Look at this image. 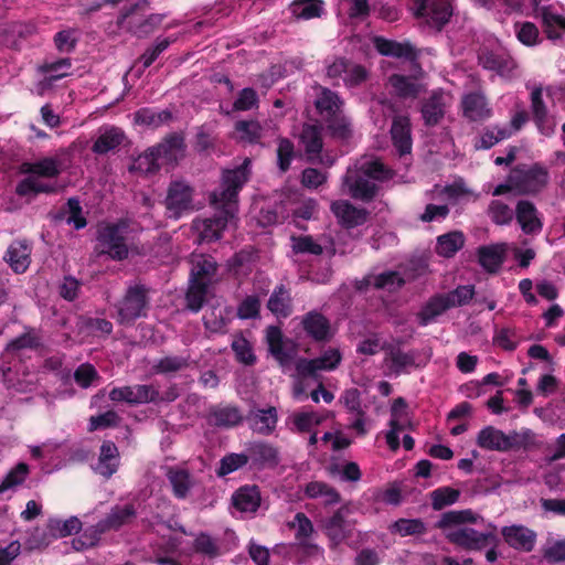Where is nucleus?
I'll list each match as a JSON object with an SVG mask.
<instances>
[{"label":"nucleus","mask_w":565,"mask_h":565,"mask_svg":"<svg viewBox=\"0 0 565 565\" xmlns=\"http://www.w3.org/2000/svg\"><path fill=\"white\" fill-rule=\"evenodd\" d=\"M249 164L250 160L245 159L241 167L224 171L221 190L211 195V203L220 212V216L193 222V230L198 233L200 242L216 241L225 231L236 227V198L239 189L248 179Z\"/></svg>","instance_id":"nucleus-1"},{"label":"nucleus","mask_w":565,"mask_h":565,"mask_svg":"<svg viewBox=\"0 0 565 565\" xmlns=\"http://www.w3.org/2000/svg\"><path fill=\"white\" fill-rule=\"evenodd\" d=\"M370 40L380 54L408 61L413 65V73L409 76L402 74L390 76L388 84L396 95L402 98H416L426 89L424 72L416 63L418 52L409 42H397L382 36H373Z\"/></svg>","instance_id":"nucleus-2"},{"label":"nucleus","mask_w":565,"mask_h":565,"mask_svg":"<svg viewBox=\"0 0 565 565\" xmlns=\"http://www.w3.org/2000/svg\"><path fill=\"white\" fill-rule=\"evenodd\" d=\"M392 178V172L372 157L359 159L348 171L342 180V193L354 199L369 201L376 193L375 181H384Z\"/></svg>","instance_id":"nucleus-3"},{"label":"nucleus","mask_w":565,"mask_h":565,"mask_svg":"<svg viewBox=\"0 0 565 565\" xmlns=\"http://www.w3.org/2000/svg\"><path fill=\"white\" fill-rule=\"evenodd\" d=\"M476 521L477 515L471 510L449 511L441 515L437 527L454 544L468 550H480L489 544L491 536L479 533L467 525Z\"/></svg>","instance_id":"nucleus-4"},{"label":"nucleus","mask_w":565,"mask_h":565,"mask_svg":"<svg viewBox=\"0 0 565 565\" xmlns=\"http://www.w3.org/2000/svg\"><path fill=\"white\" fill-rule=\"evenodd\" d=\"M20 172L29 174L17 186L19 195H35L55 191V184L44 179H53L61 172L60 162L55 158H43L36 162H23Z\"/></svg>","instance_id":"nucleus-5"},{"label":"nucleus","mask_w":565,"mask_h":565,"mask_svg":"<svg viewBox=\"0 0 565 565\" xmlns=\"http://www.w3.org/2000/svg\"><path fill=\"white\" fill-rule=\"evenodd\" d=\"M183 138L171 136L157 147H152L138 156L131 166L130 172L149 174L156 172L160 167V160L167 162L177 161L183 154Z\"/></svg>","instance_id":"nucleus-6"},{"label":"nucleus","mask_w":565,"mask_h":565,"mask_svg":"<svg viewBox=\"0 0 565 565\" xmlns=\"http://www.w3.org/2000/svg\"><path fill=\"white\" fill-rule=\"evenodd\" d=\"M547 182L548 172L540 164L515 168L511 171L505 183L495 186L493 195H502L511 191H515L519 194L536 193L541 191Z\"/></svg>","instance_id":"nucleus-7"},{"label":"nucleus","mask_w":565,"mask_h":565,"mask_svg":"<svg viewBox=\"0 0 565 565\" xmlns=\"http://www.w3.org/2000/svg\"><path fill=\"white\" fill-rule=\"evenodd\" d=\"M414 15L429 28L440 30L452 15L450 0H411Z\"/></svg>","instance_id":"nucleus-8"},{"label":"nucleus","mask_w":565,"mask_h":565,"mask_svg":"<svg viewBox=\"0 0 565 565\" xmlns=\"http://www.w3.org/2000/svg\"><path fill=\"white\" fill-rule=\"evenodd\" d=\"M127 241L126 224L105 225L98 232L97 249L100 254L121 260L128 255Z\"/></svg>","instance_id":"nucleus-9"},{"label":"nucleus","mask_w":565,"mask_h":565,"mask_svg":"<svg viewBox=\"0 0 565 565\" xmlns=\"http://www.w3.org/2000/svg\"><path fill=\"white\" fill-rule=\"evenodd\" d=\"M413 428L412 415L403 397L395 398L390 409L388 430L385 440L388 448L396 451L399 448V434Z\"/></svg>","instance_id":"nucleus-10"},{"label":"nucleus","mask_w":565,"mask_h":565,"mask_svg":"<svg viewBox=\"0 0 565 565\" xmlns=\"http://www.w3.org/2000/svg\"><path fill=\"white\" fill-rule=\"evenodd\" d=\"M266 342L270 354L285 371L289 370L292 364L296 365L298 347L292 340L285 338L279 328H267Z\"/></svg>","instance_id":"nucleus-11"},{"label":"nucleus","mask_w":565,"mask_h":565,"mask_svg":"<svg viewBox=\"0 0 565 565\" xmlns=\"http://www.w3.org/2000/svg\"><path fill=\"white\" fill-rule=\"evenodd\" d=\"M147 308V289L140 285L131 286L119 303L118 320L122 324L132 323L136 319L146 316Z\"/></svg>","instance_id":"nucleus-12"},{"label":"nucleus","mask_w":565,"mask_h":565,"mask_svg":"<svg viewBox=\"0 0 565 565\" xmlns=\"http://www.w3.org/2000/svg\"><path fill=\"white\" fill-rule=\"evenodd\" d=\"M350 512L348 507H341L323 522V531L332 546L347 542L353 535L355 521L350 519Z\"/></svg>","instance_id":"nucleus-13"},{"label":"nucleus","mask_w":565,"mask_h":565,"mask_svg":"<svg viewBox=\"0 0 565 565\" xmlns=\"http://www.w3.org/2000/svg\"><path fill=\"white\" fill-rule=\"evenodd\" d=\"M367 70L345 58H335L327 66V75L330 78H342L347 86H356L367 78Z\"/></svg>","instance_id":"nucleus-14"},{"label":"nucleus","mask_w":565,"mask_h":565,"mask_svg":"<svg viewBox=\"0 0 565 565\" xmlns=\"http://www.w3.org/2000/svg\"><path fill=\"white\" fill-rule=\"evenodd\" d=\"M342 360V355L338 349L330 348L320 356L307 360L298 359L296 362V371L299 376H313L319 371H332L338 367Z\"/></svg>","instance_id":"nucleus-15"},{"label":"nucleus","mask_w":565,"mask_h":565,"mask_svg":"<svg viewBox=\"0 0 565 565\" xmlns=\"http://www.w3.org/2000/svg\"><path fill=\"white\" fill-rule=\"evenodd\" d=\"M166 207L169 216L173 218L193 210L191 188L183 182H173L168 191Z\"/></svg>","instance_id":"nucleus-16"},{"label":"nucleus","mask_w":565,"mask_h":565,"mask_svg":"<svg viewBox=\"0 0 565 565\" xmlns=\"http://www.w3.org/2000/svg\"><path fill=\"white\" fill-rule=\"evenodd\" d=\"M477 445L487 450L507 451L519 445L518 434L505 435L493 426H487L479 431Z\"/></svg>","instance_id":"nucleus-17"},{"label":"nucleus","mask_w":565,"mask_h":565,"mask_svg":"<svg viewBox=\"0 0 565 565\" xmlns=\"http://www.w3.org/2000/svg\"><path fill=\"white\" fill-rule=\"evenodd\" d=\"M159 393L152 385H132L115 387L109 392L113 402L143 404L154 401Z\"/></svg>","instance_id":"nucleus-18"},{"label":"nucleus","mask_w":565,"mask_h":565,"mask_svg":"<svg viewBox=\"0 0 565 565\" xmlns=\"http://www.w3.org/2000/svg\"><path fill=\"white\" fill-rule=\"evenodd\" d=\"M479 63L483 68L494 71L502 77L513 76V72L516 68L513 58L499 49H483L479 54Z\"/></svg>","instance_id":"nucleus-19"},{"label":"nucleus","mask_w":565,"mask_h":565,"mask_svg":"<svg viewBox=\"0 0 565 565\" xmlns=\"http://www.w3.org/2000/svg\"><path fill=\"white\" fill-rule=\"evenodd\" d=\"M450 96L444 92H434L423 104L422 115L427 126H435L440 121L450 104Z\"/></svg>","instance_id":"nucleus-20"},{"label":"nucleus","mask_w":565,"mask_h":565,"mask_svg":"<svg viewBox=\"0 0 565 565\" xmlns=\"http://www.w3.org/2000/svg\"><path fill=\"white\" fill-rule=\"evenodd\" d=\"M125 132L115 126H104L97 131L96 140L92 147L93 152L97 154L107 153L125 141Z\"/></svg>","instance_id":"nucleus-21"},{"label":"nucleus","mask_w":565,"mask_h":565,"mask_svg":"<svg viewBox=\"0 0 565 565\" xmlns=\"http://www.w3.org/2000/svg\"><path fill=\"white\" fill-rule=\"evenodd\" d=\"M516 221L525 234H537L543 227L540 214L530 201L522 200L515 210Z\"/></svg>","instance_id":"nucleus-22"},{"label":"nucleus","mask_w":565,"mask_h":565,"mask_svg":"<svg viewBox=\"0 0 565 565\" xmlns=\"http://www.w3.org/2000/svg\"><path fill=\"white\" fill-rule=\"evenodd\" d=\"M315 90L316 108L326 120H329L341 113L343 103L337 93L321 86L315 87Z\"/></svg>","instance_id":"nucleus-23"},{"label":"nucleus","mask_w":565,"mask_h":565,"mask_svg":"<svg viewBox=\"0 0 565 565\" xmlns=\"http://www.w3.org/2000/svg\"><path fill=\"white\" fill-rule=\"evenodd\" d=\"M331 211L338 221L347 226L354 227L366 221L367 213L363 209H358L344 200L334 201L331 204Z\"/></svg>","instance_id":"nucleus-24"},{"label":"nucleus","mask_w":565,"mask_h":565,"mask_svg":"<svg viewBox=\"0 0 565 565\" xmlns=\"http://www.w3.org/2000/svg\"><path fill=\"white\" fill-rule=\"evenodd\" d=\"M391 136L393 145L401 156L409 154L412 150L411 121L407 116H396L393 119Z\"/></svg>","instance_id":"nucleus-25"},{"label":"nucleus","mask_w":565,"mask_h":565,"mask_svg":"<svg viewBox=\"0 0 565 565\" xmlns=\"http://www.w3.org/2000/svg\"><path fill=\"white\" fill-rule=\"evenodd\" d=\"M404 284V279L396 271H386L379 275H367L360 281L359 290H369L371 287L374 289H382L386 291H394Z\"/></svg>","instance_id":"nucleus-26"},{"label":"nucleus","mask_w":565,"mask_h":565,"mask_svg":"<svg viewBox=\"0 0 565 565\" xmlns=\"http://www.w3.org/2000/svg\"><path fill=\"white\" fill-rule=\"evenodd\" d=\"M462 113L469 120H484L490 117L491 108L482 94L472 93L462 97Z\"/></svg>","instance_id":"nucleus-27"},{"label":"nucleus","mask_w":565,"mask_h":565,"mask_svg":"<svg viewBox=\"0 0 565 565\" xmlns=\"http://www.w3.org/2000/svg\"><path fill=\"white\" fill-rule=\"evenodd\" d=\"M510 250L507 243H498L479 248V263L489 273H495L502 265L504 256Z\"/></svg>","instance_id":"nucleus-28"},{"label":"nucleus","mask_w":565,"mask_h":565,"mask_svg":"<svg viewBox=\"0 0 565 565\" xmlns=\"http://www.w3.org/2000/svg\"><path fill=\"white\" fill-rule=\"evenodd\" d=\"M301 323L307 334L317 341H326L332 337L329 321L319 312H308Z\"/></svg>","instance_id":"nucleus-29"},{"label":"nucleus","mask_w":565,"mask_h":565,"mask_svg":"<svg viewBox=\"0 0 565 565\" xmlns=\"http://www.w3.org/2000/svg\"><path fill=\"white\" fill-rule=\"evenodd\" d=\"M119 466V452L116 445L113 441H105L100 447L98 462L94 467V470L109 478L113 476Z\"/></svg>","instance_id":"nucleus-30"},{"label":"nucleus","mask_w":565,"mask_h":565,"mask_svg":"<svg viewBox=\"0 0 565 565\" xmlns=\"http://www.w3.org/2000/svg\"><path fill=\"white\" fill-rule=\"evenodd\" d=\"M502 535L510 546L526 552L533 548L535 542L534 532L522 525L505 526Z\"/></svg>","instance_id":"nucleus-31"},{"label":"nucleus","mask_w":565,"mask_h":565,"mask_svg":"<svg viewBox=\"0 0 565 565\" xmlns=\"http://www.w3.org/2000/svg\"><path fill=\"white\" fill-rule=\"evenodd\" d=\"M248 420L254 431L268 435L276 427L277 411L275 407L253 409L248 415Z\"/></svg>","instance_id":"nucleus-32"},{"label":"nucleus","mask_w":565,"mask_h":565,"mask_svg":"<svg viewBox=\"0 0 565 565\" xmlns=\"http://www.w3.org/2000/svg\"><path fill=\"white\" fill-rule=\"evenodd\" d=\"M384 363L391 373L399 374L415 365V353L404 352L399 348L387 347Z\"/></svg>","instance_id":"nucleus-33"},{"label":"nucleus","mask_w":565,"mask_h":565,"mask_svg":"<svg viewBox=\"0 0 565 565\" xmlns=\"http://www.w3.org/2000/svg\"><path fill=\"white\" fill-rule=\"evenodd\" d=\"M36 32L32 22H7L0 21V41L4 44H14L18 38H26Z\"/></svg>","instance_id":"nucleus-34"},{"label":"nucleus","mask_w":565,"mask_h":565,"mask_svg":"<svg viewBox=\"0 0 565 565\" xmlns=\"http://www.w3.org/2000/svg\"><path fill=\"white\" fill-rule=\"evenodd\" d=\"M291 527L296 530V539L298 544L306 548L309 554L320 552V548L317 545L310 543V536L313 532V526L311 521L303 513L296 514L291 523Z\"/></svg>","instance_id":"nucleus-35"},{"label":"nucleus","mask_w":565,"mask_h":565,"mask_svg":"<svg viewBox=\"0 0 565 565\" xmlns=\"http://www.w3.org/2000/svg\"><path fill=\"white\" fill-rule=\"evenodd\" d=\"M259 504L260 495L256 487H243L233 495V505L242 513H254Z\"/></svg>","instance_id":"nucleus-36"},{"label":"nucleus","mask_w":565,"mask_h":565,"mask_svg":"<svg viewBox=\"0 0 565 565\" xmlns=\"http://www.w3.org/2000/svg\"><path fill=\"white\" fill-rule=\"evenodd\" d=\"M30 253L26 243L15 242L9 246L6 260L15 273H24L30 265Z\"/></svg>","instance_id":"nucleus-37"},{"label":"nucleus","mask_w":565,"mask_h":565,"mask_svg":"<svg viewBox=\"0 0 565 565\" xmlns=\"http://www.w3.org/2000/svg\"><path fill=\"white\" fill-rule=\"evenodd\" d=\"M191 279L210 282L215 273L216 264L212 257L205 255H192Z\"/></svg>","instance_id":"nucleus-38"},{"label":"nucleus","mask_w":565,"mask_h":565,"mask_svg":"<svg viewBox=\"0 0 565 565\" xmlns=\"http://www.w3.org/2000/svg\"><path fill=\"white\" fill-rule=\"evenodd\" d=\"M450 309L444 294L431 297L418 313V320L422 326H427L435 319Z\"/></svg>","instance_id":"nucleus-39"},{"label":"nucleus","mask_w":565,"mask_h":565,"mask_svg":"<svg viewBox=\"0 0 565 565\" xmlns=\"http://www.w3.org/2000/svg\"><path fill=\"white\" fill-rule=\"evenodd\" d=\"M288 211L291 212L294 222L299 225V221L315 218L318 213V203L313 199L303 198L289 202Z\"/></svg>","instance_id":"nucleus-40"},{"label":"nucleus","mask_w":565,"mask_h":565,"mask_svg":"<svg viewBox=\"0 0 565 565\" xmlns=\"http://www.w3.org/2000/svg\"><path fill=\"white\" fill-rule=\"evenodd\" d=\"M290 12L297 19L319 18L323 13V2L321 0H295L290 4Z\"/></svg>","instance_id":"nucleus-41"},{"label":"nucleus","mask_w":565,"mask_h":565,"mask_svg":"<svg viewBox=\"0 0 565 565\" xmlns=\"http://www.w3.org/2000/svg\"><path fill=\"white\" fill-rule=\"evenodd\" d=\"M268 309L276 316L286 318L291 312V298L289 291L284 287H277L271 294Z\"/></svg>","instance_id":"nucleus-42"},{"label":"nucleus","mask_w":565,"mask_h":565,"mask_svg":"<svg viewBox=\"0 0 565 565\" xmlns=\"http://www.w3.org/2000/svg\"><path fill=\"white\" fill-rule=\"evenodd\" d=\"M30 473L29 466L24 462H19L10 469L0 482V494L14 491L21 486Z\"/></svg>","instance_id":"nucleus-43"},{"label":"nucleus","mask_w":565,"mask_h":565,"mask_svg":"<svg viewBox=\"0 0 565 565\" xmlns=\"http://www.w3.org/2000/svg\"><path fill=\"white\" fill-rule=\"evenodd\" d=\"M463 243L462 233L450 232L438 237L436 252L444 257H451L463 246Z\"/></svg>","instance_id":"nucleus-44"},{"label":"nucleus","mask_w":565,"mask_h":565,"mask_svg":"<svg viewBox=\"0 0 565 565\" xmlns=\"http://www.w3.org/2000/svg\"><path fill=\"white\" fill-rule=\"evenodd\" d=\"M328 413L320 414L317 412H297L290 417L291 423L297 431L306 433L311 431L313 427L323 422Z\"/></svg>","instance_id":"nucleus-45"},{"label":"nucleus","mask_w":565,"mask_h":565,"mask_svg":"<svg viewBox=\"0 0 565 565\" xmlns=\"http://www.w3.org/2000/svg\"><path fill=\"white\" fill-rule=\"evenodd\" d=\"M168 478L174 495L179 499H184L194 484L191 476L181 469L170 470Z\"/></svg>","instance_id":"nucleus-46"},{"label":"nucleus","mask_w":565,"mask_h":565,"mask_svg":"<svg viewBox=\"0 0 565 565\" xmlns=\"http://www.w3.org/2000/svg\"><path fill=\"white\" fill-rule=\"evenodd\" d=\"M39 343V335L34 331H29L8 344L7 354L13 359L20 358L23 350H34Z\"/></svg>","instance_id":"nucleus-47"},{"label":"nucleus","mask_w":565,"mask_h":565,"mask_svg":"<svg viewBox=\"0 0 565 565\" xmlns=\"http://www.w3.org/2000/svg\"><path fill=\"white\" fill-rule=\"evenodd\" d=\"M306 494L309 498H320L324 504H333L339 501V493L328 484L319 481L306 486Z\"/></svg>","instance_id":"nucleus-48"},{"label":"nucleus","mask_w":565,"mask_h":565,"mask_svg":"<svg viewBox=\"0 0 565 565\" xmlns=\"http://www.w3.org/2000/svg\"><path fill=\"white\" fill-rule=\"evenodd\" d=\"M391 533L401 536L417 535L426 532L425 524L418 519H399L388 527Z\"/></svg>","instance_id":"nucleus-49"},{"label":"nucleus","mask_w":565,"mask_h":565,"mask_svg":"<svg viewBox=\"0 0 565 565\" xmlns=\"http://www.w3.org/2000/svg\"><path fill=\"white\" fill-rule=\"evenodd\" d=\"M81 526V521L75 516L67 520L51 519L47 524L51 534L61 537L77 533Z\"/></svg>","instance_id":"nucleus-50"},{"label":"nucleus","mask_w":565,"mask_h":565,"mask_svg":"<svg viewBox=\"0 0 565 565\" xmlns=\"http://www.w3.org/2000/svg\"><path fill=\"white\" fill-rule=\"evenodd\" d=\"M71 60L70 58H61L51 63H44L39 66V71L49 75L50 79L56 82L63 77L72 75L71 72Z\"/></svg>","instance_id":"nucleus-51"},{"label":"nucleus","mask_w":565,"mask_h":565,"mask_svg":"<svg viewBox=\"0 0 565 565\" xmlns=\"http://www.w3.org/2000/svg\"><path fill=\"white\" fill-rule=\"evenodd\" d=\"M190 287L186 294L188 307L193 311H199L202 308L203 301L207 294L206 281H198L190 279Z\"/></svg>","instance_id":"nucleus-52"},{"label":"nucleus","mask_w":565,"mask_h":565,"mask_svg":"<svg viewBox=\"0 0 565 565\" xmlns=\"http://www.w3.org/2000/svg\"><path fill=\"white\" fill-rule=\"evenodd\" d=\"M300 141L308 154H317L322 148L320 130L313 125H307L302 128Z\"/></svg>","instance_id":"nucleus-53"},{"label":"nucleus","mask_w":565,"mask_h":565,"mask_svg":"<svg viewBox=\"0 0 565 565\" xmlns=\"http://www.w3.org/2000/svg\"><path fill=\"white\" fill-rule=\"evenodd\" d=\"M512 131L505 127H492L477 140L475 147L477 149H489L501 140L509 138Z\"/></svg>","instance_id":"nucleus-54"},{"label":"nucleus","mask_w":565,"mask_h":565,"mask_svg":"<svg viewBox=\"0 0 565 565\" xmlns=\"http://www.w3.org/2000/svg\"><path fill=\"white\" fill-rule=\"evenodd\" d=\"M459 495L460 492L450 487L438 488L430 493L431 505L435 510H441L447 505L456 503Z\"/></svg>","instance_id":"nucleus-55"},{"label":"nucleus","mask_w":565,"mask_h":565,"mask_svg":"<svg viewBox=\"0 0 565 565\" xmlns=\"http://www.w3.org/2000/svg\"><path fill=\"white\" fill-rule=\"evenodd\" d=\"M170 118L168 111H156L150 108H142L135 114V122L143 126L157 127Z\"/></svg>","instance_id":"nucleus-56"},{"label":"nucleus","mask_w":565,"mask_h":565,"mask_svg":"<svg viewBox=\"0 0 565 565\" xmlns=\"http://www.w3.org/2000/svg\"><path fill=\"white\" fill-rule=\"evenodd\" d=\"M252 455L255 461L262 466H276L278 463L277 450L266 444H258L252 448Z\"/></svg>","instance_id":"nucleus-57"},{"label":"nucleus","mask_w":565,"mask_h":565,"mask_svg":"<svg viewBox=\"0 0 565 565\" xmlns=\"http://www.w3.org/2000/svg\"><path fill=\"white\" fill-rule=\"evenodd\" d=\"M236 136L245 142H254L260 138L262 127L257 121H238L235 126Z\"/></svg>","instance_id":"nucleus-58"},{"label":"nucleus","mask_w":565,"mask_h":565,"mask_svg":"<svg viewBox=\"0 0 565 565\" xmlns=\"http://www.w3.org/2000/svg\"><path fill=\"white\" fill-rule=\"evenodd\" d=\"M224 308H213L206 311L203 319L206 330L212 333L223 332L226 327V319L224 317Z\"/></svg>","instance_id":"nucleus-59"},{"label":"nucleus","mask_w":565,"mask_h":565,"mask_svg":"<svg viewBox=\"0 0 565 565\" xmlns=\"http://www.w3.org/2000/svg\"><path fill=\"white\" fill-rule=\"evenodd\" d=\"M327 121H328V128L334 137H337L339 139H348L351 137V135H352L351 122L341 113Z\"/></svg>","instance_id":"nucleus-60"},{"label":"nucleus","mask_w":565,"mask_h":565,"mask_svg":"<svg viewBox=\"0 0 565 565\" xmlns=\"http://www.w3.org/2000/svg\"><path fill=\"white\" fill-rule=\"evenodd\" d=\"M248 457L244 454H230L221 460L218 476H226L245 466Z\"/></svg>","instance_id":"nucleus-61"},{"label":"nucleus","mask_w":565,"mask_h":565,"mask_svg":"<svg viewBox=\"0 0 565 565\" xmlns=\"http://www.w3.org/2000/svg\"><path fill=\"white\" fill-rule=\"evenodd\" d=\"M489 214L497 224H509L513 218V211L503 202L495 200L489 206Z\"/></svg>","instance_id":"nucleus-62"},{"label":"nucleus","mask_w":565,"mask_h":565,"mask_svg":"<svg viewBox=\"0 0 565 565\" xmlns=\"http://www.w3.org/2000/svg\"><path fill=\"white\" fill-rule=\"evenodd\" d=\"M450 308L466 305L473 297L472 286H460L455 290L444 294Z\"/></svg>","instance_id":"nucleus-63"},{"label":"nucleus","mask_w":565,"mask_h":565,"mask_svg":"<svg viewBox=\"0 0 565 565\" xmlns=\"http://www.w3.org/2000/svg\"><path fill=\"white\" fill-rule=\"evenodd\" d=\"M189 364L188 359L181 356H166L153 366L158 373H171L183 370Z\"/></svg>","instance_id":"nucleus-64"}]
</instances>
